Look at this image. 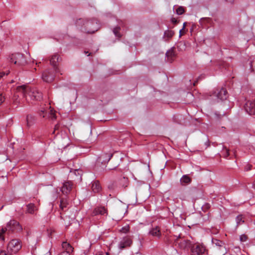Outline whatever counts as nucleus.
<instances>
[{
	"label": "nucleus",
	"instance_id": "obj_1",
	"mask_svg": "<svg viewBox=\"0 0 255 255\" xmlns=\"http://www.w3.org/2000/svg\"><path fill=\"white\" fill-rule=\"evenodd\" d=\"M22 96L28 103H32L34 101H39L42 98V94L36 88H31L26 85L17 87L16 92L12 98L13 103L15 105L22 103L19 97Z\"/></svg>",
	"mask_w": 255,
	"mask_h": 255
},
{
	"label": "nucleus",
	"instance_id": "obj_2",
	"mask_svg": "<svg viewBox=\"0 0 255 255\" xmlns=\"http://www.w3.org/2000/svg\"><path fill=\"white\" fill-rule=\"evenodd\" d=\"M58 59L59 57L57 55H54L51 57L50 62L54 69L52 70H47L43 72L42 76L43 81L46 82H51L53 80L54 77L53 72H58V70L56 68V63L58 62Z\"/></svg>",
	"mask_w": 255,
	"mask_h": 255
},
{
	"label": "nucleus",
	"instance_id": "obj_3",
	"mask_svg": "<svg viewBox=\"0 0 255 255\" xmlns=\"http://www.w3.org/2000/svg\"><path fill=\"white\" fill-rule=\"evenodd\" d=\"M22 229L18 222L15 220H10L7 223L6 227H0V239L4 241L3 234L6 231L14 232L15 231H20Z\"/></svg>",
	"mask_w": 255,
	"mask_h": 255
},
{
	"label": "nucleus",
	"instance_id": "obj_4",
	"mask_svg": "<svg viewBox=\"0 0 255 255\" xmlns=\"http://www.w3.org/2000/svg\"><path fill=\"white\" fill-rule=\"evenodd\" d=\"M174 245L179 249L185 251L191 248L192 245L189 240L181 237L180 235L174 240Z\"/></svg>",
	"mask_w": 255,
	"mask_h": 255
},
{
	"label": "nucleus",
	"instance_id": "obj_5",
	"mask_svg": "<svg viewBox=\"0 0 255 255\" xmlns=\"http://www.w3.org/2000/svg\"><path fill=\"white\" fill-rule=\"evenodd\" d=\"M21 248L20 242L17 240H12L7 245V252L9 254H15L17 253Z\"/></svg>",
	"mask_w": 255,
	"mask_h": 255
},
{
	"label": "nucleus",
	"instance_id": "obj_6",
	"mask_svg": "<svg viewBox=\"0 0 255 255\" xmlns=\"http://www.w3.org/2000/svg\"><path fill=\"white\" fill-rule=\"evenodd\" d=\"M9 61L13 62L15 64H17L18 65H22L26 63V60L24 55L19 53L12 54L10 56Z\"/></svg>",
	"mask_w": 255,
	"mask_h": 255
},
{
	"label": "nucleus",
	"instance_id": "obj_7",
	"mask_svg": "<svg viewBox=\"0 0 255 255\" xmlns=\"http://www.w3.org/2000/svg\"><path fill=\"white\" fill-rule=\"evenodd\" d=\"M191 255H203L205 254V247L200 244H193L191 246Z\"/></svg>",
	"mask_w": 255,
	"mask_h": 255
},
{
	"label": "nucleus",
	"instance_id": "obj_8",
	"mask_svg": "<svg viewBox=\"0 0 255 255\" xmlns=\"http://www.w3.org/2000/svg\"><path fill=\"white\" fill-rule=\"evenodd\" d=\"M245 109L249 115H255V100L248 101L246 103Z\"/></svg>",
	"mask_w": 255,
	"mask_h": 255
},
{
	"label": "nucleus",
	"instance_id": "obj_9",
	"mask_svg": "<svg viewBox=\"0 0 255 255\" xmlns=\"http://www.w3.org/2000/svg\"><path fill=\"white\" fill-rule=\"evenodd\" d=\"M85 27L87 29V32L93 33L97 31L98 28V24L97 22H92L91 21H88L85 23Z\"/></svg>",
	"mask_w": 255,
	"mask_h": 255
},
{
	"label": "nucleus",
	"instance_id": "obj_10",
	"mask_svg": "<svg viewBox=\"0 0 255 255\" xmlns=\"http://www.w3.org/2000/svg\"><path fill=\"white\" fill-rule=\"evenodd\" d=\"M132 243V242L131 239L129 237H126L121 240L119 243L118 246L120 249H123L126 247L130 246Z\"/></svg>",
	"mask_w": 255,
	"mask_h": 255
},
{
	"label": "nucleus",
	"instance_id": "obj_11",
	"mask_svg": "<svg viewBox=\"0 0 255 255\" xmlns=\"http://www.w3.org/2000/svg\"><path fill=\"white\" fill-rule=\"evenodd\" d=\"M112 157L111 153H103L98 157L97 162L101 163L104 165H105L108 163Z\"/></svg>",
	"mask_w": 255,
	"mask_h": 255
},
{
	"label": "nucleus",
	"instance_id": "obj_12",
	"mask_svg": "<svg viewBox=\"0 0 255 255\" xmlns=\"http://www.w3.org/2000/svg\"><path fill=\"white\" fill-rule=\"evenodd\" d=\"M73 184L71 181L65 182L61 188V191L64 194H68L72 189Z\"/></svg>",
	"mask_w": 255,
	"mask_h": 255
},
{
	"label": "nucleus",
	"instance_id": "obj_13",
	"mask_svg": "<svg viewBox=\"0 0 255 255\" xmlns=\"http://www.w3.org/2000/svg\"><path fill=\"white\" fill-rule=\"evenodd\" d=\"M215 94H216L218 99L222 101L226 100L227 99V92L226 90L224 88H222L220 90V91H218L217 93L215 92Z\"/></svg>",
	"mask_w": 255,
	"mask_h": 255
},
{
	"label": "nucleus",
	"instance_id": "obj_14",
	"mask_svg": "<svg viewBox=\"0 0 255 255\" xmlns=\"http://www.w3.org/2000/svg\"><path fill=\"white\" fill-rule=\"evenodd\" d=\"M149 234L152 236L159 238L161 236V232L159 227L156 226L151 228Z\"/></svg>",
	"mask_w": 255,
	"mask_h": 255
},
{
	"label": "nucleus",
	"instance_id": "obj_15",
	"mask_svg": "<svg viewBox=\"0 0 255 255\" xmlns=\"http://www.w3.org/2000/svg\"><path fill=\"white\" fill-rule=\"evenodd\" d=\"M93 214L94 215H107V212L106 209L103 207H99L96 208L93 211Z\"/></svg>",
	"mask_w": 255,
	"mask_h": 255
},
{
	"label": "nucleus",
	"instance_id": "obj_16",
	"mask_svg": "<svg viewBox=\"0 0 255 255\" xmlns=\"http://www.w3.org/2000/svg\"><path fill=\"white\" fill-rule=\"evenodd\" d=\"M62 247L64 251L70 253H72L73 251V248L71 245L66 242H64L62 244Z\"/></svg>",
	"mask_w": 255,
	"mask_h": 255
},
{
	"label": "nucleus",
	"instance_id": "obj_17",
	"mask_svg": "<svg viewBox=\"0 0 255 255\" xmlns=\"http://www.w3.org/2000/svg\"><path fill=\"white\" fill-rule=\"evenodd\" d=\"M180 181L182 185L185 186L189 184L191 182V179L188 175H184L180 179Z\"/></svg>",
	"mask_w": 255,
	"mask_h": 255
},
{
	"label": "nucleus",
	"instance_id": "obj_18",
	"mask_svg": "<svg viewBox=\"0 0 255 255\" xmlns=\"http://www.w3.org/2000/svg\"><path fill=\"white\" fill-rule=\"evenodd\" d=\"M92 189L93 192H99L101 189L99 182L98 181H94L92 183Z\"/></svg>",
	"mask_w": 255,
	"mask_h": 255
},
{
	"label": "nucleus",
	"instance_id": "obj_19",
	"mask_svg": "<svg viewBox=\"0 0 255 255\" xmlns=\"http://www.w3.org/2000/svg\"><path fill=\"white\" fill-rule=\"evenodd\" d=\"M37 208L33 204L30 203L27 205V212L28 213L34 214Z\"/></svg>",
	"mask_w": 255,
	"mask_h": 255
},
{
	"label": "nucleus",
	"instance_id": "obj_20",
	"mask_svg": "<svg viewBox=\"0 0 255 255\" xmlns=\"http://www.w3.org/2000/svg\"><path fill=\"white\" fill-rule=\"evenodd\" d=\"M35 121V118L34 116L31 115H27L26 117V121L28 126H31L34 123Z\"/></svg>",
	"mask_w": 255,
	"mask_h": 255
},
{
	"label": "nucleus",
	"instance_id": "obj_21",
	"mask_svg": "<svg viewBox=\"0 0 255 255\" xmlns=\"http://www.w3.org/2000/svg\"><path fill=\"white\" fill-rule=\"evenodd\" d=\"M174 33L175 32L173 30H167L164 32V35L167 38H170L174 35Z\"/></svg>",
	"mask_w": 255,
	"mask_h": 255
},
{
	"label": "nucleus",
	"instance_id": "obj_22",
	"mask_svg": "<svg viewBox=\"0 0 255 255\" xmlns=\"http://www.w3.org/2000/svg\"><path fill=\"white\" fill-rule=\"evenodd\" d=\"M236 222L238 225H240L244 222L242 215H239L237 217Z\"/></svg>",
	"mask_w": 255,
	"mask_h": 255
},
{
	"label": "nucleus",
	"instance_id": "obj_23",
	"mask_svg": "<svg viewBox=\"0 0 255 255\" xmlns=\"http://www.w3.org/2000/svg\"><path fill=\"white\" fill-rule=\"evenodd\" d=\"M49 117L52 120H55L56 119V115L55 112L52 110H50L48 111Z\"/></svg>",
	"mask_w": 255,
	"mask_h": 255
},
{
	"label": "nucleus",
	"instance_id": "obj_24",
	"mask_svg": "<svg viewBox=\"0 0 255 255\" xmlns=\"http://www.w3.org/2000/svg\"><path fill=\"white\" fill-rule=\"evenodd\" d=\"M67 205V203L66 201H64L63 199L61 200L60 207L61 210H64V209L66 208Z\"/></svg>",
	"mask_w": 255,
	"mask_h": 255
},
{
	"label": "nucleus",
	"instance_id": "obj_25",
	"mask_svg": "<svg viewBox=\"0 0 255 255\" xmlns=\"http://www.w3.org/2000/svg\"><path fill=\"white\" fill-rule=\"evenodd\" d=\"M120 231L121 232L126 234L129 232V227L128 225L125 226L123 227V228H122V229H121Z\"/></svg>",
	"mask_w": 255,
	"mask_h": 255
},
{
	"label": "nucleus",
	"instance_id": "obj_26",
	"mask_svg": "<svg viewBox=\"0 0 255 255\" xmlns=\"http://www.w3.org/2000/svg\"><path fill=\"white\" fill-rule=\"evenodd\" d=\"M184 12V9L182 6L178 7L176 9V13L178 15L183 14Z\"/></svg>",
	"mask_w": 255,
	"mask_h": 255
},
{
	"label": "nucleus",
	"instance_id": "obj_27",
	"mask_svg": "<svg viewBox=\"0 0 255 255\" xmlns=\"http://www.w3.org/2000/svg\"><path fill=\"white\" fill-rule=\"evenodd\" d=\"M120 27H117L115 28L114 29V30H113V32H114L115 36H117V37H121L120 34L119 33V31L120 30Z\"/></svg>",
	"mask_w": 255,
	"mask_h": 255
},
{
	"label": "nucleus",
	"instance_id": "obj_28",
	"mask_svg": "<svg viewBox=\"0 0 255 255\" xmlns=\"http://www.w3.org/2000/svg\"><path fill=\"white\" fill-rule=\"evenodd\" d=\"M250 67L252 71L255 72V59L253 60L251 62Z\"/></svg>",
	"mask_w": 255,
	"mask_h": 255
},
{
	"label": "nucleus",
	"instance_id": "obj_29",
	"mask_svg": "<svg viewBox=\"0 0 255 255\" xmlns=\"http://www.w3.org/2000/svg\"><path fill=\"white\" fill-rule=\"evenodd\" d=\"M248 237L245 235H242L240 237V240L241 242H245L247 241Z\"/></svg>",
	"mask_w": 255,
	"mask_h": 255
},
{
	"label": "nucleus",
	"instance_id": "obj_30",
	"mask_svg": "<svg viewBox=\"0 0 255 255\" xmlns=\"http://www.w3.org/2000/svg\"><path fill=\"white\" fill-rule=\"evenodd\" d=\"M213 242L217 246L221 247L222 246V242L220 240H215L213 241Z\"/></svg>",
	"mask_w": 255,
	"mask_h": 255
},
{
	"label": "nucleus",
	"instance_id": "obj_31",
	"mask_svg": "<svg viewBox=\"0 0 255 255\" xmlns=\"http://www.w3.org/2000/svg\"><path fill=\"white\" fill-rule=\"evenodd\" d=\"M5 100V97L1 93H0V105H1Z\"/></svg>",
	"mask_w": 255,
	"mask_h": 255
},
{
	"label": "nucleus",
	"instance_id": "obj_32",
	"mask_svg": "<svg viewBox=\"0 0 255 255\" xmlns=\"http://www.w3.org/2000/svg\"><path fill=\"white\" fill-rule=\"evenodd\" d=\"M72 253H70L67 252L63 251L60 254H59L58 255H72Z\"/></svg>",
	"mask_w": 255,
	"mask_h": 255
},
{
	"label": "nucleus",
	"instance_id": "obj_33",
	"mask_svg": "<svg viewBox=\"0 0 255 255\" xmlns=\"http://www.w3.org/2000/svg\"><path fill=\"white\" fill-rule=\"evenodd\" d=\"M173 55H174V54H173V52L171 51H167L166 53V55L167 57H168L169 56H172Z\"/></svg>",
	"mask_w": 255,
	"mask_h": 255
},
{
	"label": "nucleus",
	"instance_id": "obj_34",
	"mask_svg": "<svg viewBox=\"0 0 255 255\" xmlns=\"http://www.w3.org/2000/svg\"><path fill=\"white\" fill-rule=\"evenodd\" d=\"M226 151V154L224 155L225 157H227L229 155V150L227 148H225Z\"/></svg>",
	"mask_w": 255,
	"mask_h": 255
},
{
	"label": "nucleus",
	"instance_id": "obj_35",
	"mask_svg": "<svg viewBox=\"0 0 255 255\" xmlns=\"http://www.w3.org/2000/svg\"><path fill=\"white\" fill-rule=\"evenodd\" d=\"M0 255H7V254L5 253V251L0 250Z\"/></svg>",
	"mask_w": 255,
	"mask_h": 255
},
{
	"label": "nucleus",
	"instance_id": "obj_36",
	"mask_svg": "<svg viewBox=\"0 0 255 255\" xmlns=\"http://www.w3.org/2000/svg\"><path fill=\"white\" fill-rule=\"evenodd\" d=\"M59 127V126L58 125H56L55 126L54 130V131H53V133H54L55 132L56 130L58 129Z\"/></svg>",
	"mask_w": 255,
	"mask_h": 255
},
{
	"label": "nucleus",
	"instance_id": "obj_37",
	"mask_svg": "<svg viewBox=\"0 0 255 255\" xmlns=\"http://www.w3.org/2000/svg\"><path fill=\"white\" fill-rule=\"evenodd\" d=\"M227 1L232 3L234 0H226Z\"/></svg>",
	"mask_w": 255,
	"mask_h": 255
},
{
	"label": "nucleus",
	"instance_id": "obj_38",
	"mask_svg": "<svg viewBox=\"0 0 255 255\" xmlns=\"http://www.w3.org/2000/svg\"><path fill=\"white\" fill-rule=\"evenodd\" d=\"M172 22H176V20H175L174 19H172Z\"/></svg>",
	"mask_w": 255,
	"mask_h": 255
},
{
	"label": "nucleus",
	"instance_id": "obj_39",
	"mask_svg": "<svg viewBox=\"0 0 255 255\" xmlns=\"http://www.w3.org/2000/svg\"><path fill=\"white\" fill-rule=\"evenodd\" d=\"M4 207V205H2L0 208V210H1Z\"/></svg>",
	"mask_w": 255,
	"mask_h": 255
},
{
	"label": "nucleus",
	"instance_id": "obj_40",
	"mask_svg": "<svg viewBox=\"0 0 255 255\" xmlns=\"http://www.w3.org/2000/svg\"><path fill=\"white\" fill-rule=\"evenodd\" d=\"M167 60H168V61H169V62H171L172 59H169L168 58Z\"/></svg>",
	"mask_w": 255,
	"mask_h": 255
},
{
	"label": "nucleus",
	"instance_id": "obj_41",
	"mask_svg": "<svg viewBox=\"0 0 255 255\" xmlns=\"http://www.w3.org/2000/svg\"><path fill=\"white\" fill-rule=\"evenodd\" d=\"M253 187L255 189V184L253 185Z\"/></svg>",
	"mask_w": 255,
	"mask_h": 255
},
{
	"label": "nucleus",
	"instance_id": "obj_42",
	"mask_svg": "<svg viewBox=\"0 0 255 255\" xmlns=\"http://www.w3.org/2000/svg\"><path fill=\"white\" fill-rule=\"evenodd\" d=\"M249 169H250V167H248L247 170H249Z\"/></svg>",
	"mask_w": 255,
	"mask_h": 255
},
{
	"label": "nucleus",
	"instance_id": "obj_43",
	"mask_svg": "<svg viewBox=\"0 0 255 255\" xmlns=\"http://www.w3.org/2000/svg\"><path fill=\"white\" fill-rule=\"evenodd\" d=\"M249 169H250V167H248L247 170H249Z\"/></svg>",
	"mask_w": 255,
	"mask_h": 255
},
{
	"label": "nucleus",
	"instance_id": "obj_44",
	"mask_svg": "<svg viewBox=\"0 0 255 255\" xmlns=\"http://www.w3.org/2000/svg\"><path fill=\"white\" fill-rule=\"evenodd\" d=\"M106 255H109V254L108 253H106Z\"/></svg>",
	"mask_w": 255,
	"mask_h": 255
}]
</instances>
